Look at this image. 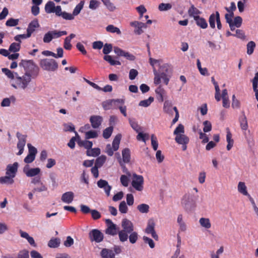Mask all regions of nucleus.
Returning <instances> with one entry per match:
<instances>
[{
	"mask_svg": "<svg viewBox=\"0 0 258 258\" xmlns=\"http://www.w3.org/2000/svg\"><path fill=\"white\" fill-rule=\"evenodd\" d=\"M149 62L153 68L154 84L156 86L160 84L162 79L164 83L167 85L172 74L171 66L168 63L161 64V59L150 58Z\"/></svg>",
	"mask_w": 258,
	"mask_h": 258,
	"instance_id": "1",
	"label": "nucleus"
},
{
	"mask_svg": "<svg viewBox=\"0 0 258 258\" xmlns=\"http://www.w3.org/2000/svg\"><path fill=\"white\" fill-rule=\"evenodd\" d=\"M2 71L10 79L11 86L15 89L25 90L33 79L27 74L20 76L18 73L11 71L7 68H3Z\"/></svg>",
	"mask_w": 258,
	"mask_h": 258,
	"instance_id": "2",
	"label": "nucleus"
},
{
	"mask_svg": "<svg viewBox=\"0 0 258 258\" xmlns=\"http://www.w3.org/2000/svg\"><path fill=\"white\" fill-rule=\"evenodd\" d=\"M175 136V141L178 144L182 145V149L185 151L187 149V144L189 143V139L184 134V127L182 124H179L173 132Z\"/></svg>",
	"mask_w": 258,
	"mask_h": 258,
	"instance_id": "3",
	"label": "nucleus"
},
{
	"mask_svg": "<svg viewBox=\"0 0 258 258\" xmlns=\"http://www.w3.org/2000/svg\"><path fill=\"white\" fill-rule=\"evenodd\" d=\"M122 230L118 232L119 239L120 241L123 242L128 239V233L134 230L133 223L127 219H123L121 222Z\"/></svg>",
	"mask_w": 258,
	"mask_h": 258,
	"instance_id": "4",
	"label": "nucleus"
},
{
	"mask_svg": "<svg viewBox=\"0 0 258 258\" xmlns=\"http://www.w3.org/2000/svg\"><path fill=\"white\" fill-rule=\"evenodd\" d=\"M19 66L23 68L25 73L30 75L33 78H36L38 74V69L34 62L32 60H22L19 63Z\"/></svg>",
	"mask_w": 258,
	"mask_h": 258,
	"instance_id": "5",
	"label": "nucleus"
},
{
	"mask_svg": "<svg viewBox=\"0 0 258 258\" xmlns=\"http://www.w3.org/2000/svg\"><path fill=\"white\" fill-rule=\"evenodd\" d=\"M181 204L186 211H190L196 207V200L194 196L186 194L182 199Z\"/></svg>",
	"mask_w": 258,
	"mask_h": 258,
	"instance_id": "6",
	"label": "nucleus"
},
{
	"mask_svg": "<svg viewBox=\"0 0 258 258\" xmlns=\"http://www.w3.org/2000/svg\"><path fill=\"white\" fill-rule=\"evenodd\" d=\"M41 68L46 71L54 72L58 69V64L53 59L45 58L40 61Z\"/></svg>",
	"mask_w": 258,
	"mask_h": 258,
	"instance_id": "7",
	"label": "nucleus"
},
{
	"mask_svg": "<svg viewBox=\"0 0 258 258\" xmlns=\"http://www.w3.org/2000/svg\"><path fill=\"white\" fill-rule=\"evenodd\" d=\"M67 34V32L66 31H57L56 30L49 31L44 35L43 41L44 43H48L53 39L58 38Z\"/></svg>",
	"mask_w": 258,
	"mask_h": 258,
	"instance_id": "8",
	"label": "nucleus"
},
{
	"mask_svg": "<svg viewBox=\"0 0 258 258\" xmlns=\"http://www.w3.org/2000/svg\"><path fill=\"white\" fill-rule=\"evenodd\" d=\"M121 138L120 134L117 135L114 138L112 145L107 144L105 148V153L109 156L113 155L114 152L117 151L119 147V144Z\"/></svg>",
	"mask_w": 258,
	"mask_h": 258,
	"instance_id": "9",
	"label": "nucleus"
},
{
	"mask_svg": "<svg viewBox=\"0 0 258 258\" xmlns=\"http://www.w3.org/2000/svg\"><path fill=\"white\" fill-rule=\"evenodd\" d=\"M144 178L143 176L136 174H133L132 181V186L137 191H141L143 189Z\"/></svg>",
	"mask_w": 258,
	"mask_h": 258,
	"instance_id": "10",
	"label": "nucleus"
},
{
	"mask_svg": "<svg viewBox=\"0 0 258 258\" xmlns=\"http://www.w3.org/2000/svg\"><path fill=\"white\" fill-rule=\"evenodd\" d=\"M27 147L28 148V154L24 158V161L26 164H29L34 161L37 153V150L35 147L32 146L30 144H28Z\"/></svg>",
	"mask_w": 258,
	"mask_h": 258,
	"instance_id": "11",
	"label": "nucleus"
},
{
	"mask_svg": "<svg viewBox=\"0 0 258 258\" xmlns=\"http://www.w3.org/2000/svg\"><path fill=\"white\" fill-rule=\"evenodd\" d=\"M209 24L211 28H215V22L217 23V28L219 30L221 29L222 24L220 22V14L218 12H216L215 14H212L209 17Z\"/></svg>",
	"mask_w": 258,
	"mask_h": 258,
	"instance_id": "12",
	"label": "nucleus"
},
{
	"mask_svg": "<svg viewBox=\"0 0 258 258\" xmlns=\"http://www.w3.org/2000/svg\"><path fill=\"white\" fill-rule=\"evenodd\" d=\"M89 236L91 241H95L97 243L101 242L104 238L103 234L97 229L91 230L89 232Z\"/></svg>",
	"mask_w": 258,
	"mask_h": 258,
	"instance_id": "13",
	"label": "nucleus"
},
{
	"mask_svg": "<svg viewBox=\"0 0 258 258\" xmlns=\"http://www.w3.org/2000/svg\"><path fill=\"white\" fill-rule=\"evenodd\" d=\"M17 137L19 139V141L17 145V147L19 150V152L17 153V155L20 156L22 155L24 152V147L26 142V136L17 133Z\"/></svg>",
	"mask_w": 258,
	"mask_h": 258,
	"instance_id": "14",
	"label": "nucleus"
},
{
	"mask_svg": "<svg viewBox=\"0 0 258 258\" xmlns=\"http://www.w3.org/2000/svg\"><path fill=\"white\" fill-rule=\"evenodd\" d=\"M23 172L29 177H34L40 174L41 170L38 167L30 168L28 165H25L23 169Z\"/></svg>",
	"mask_w": 258,
	"mask_h": 258,
	"instance_id": "15",
	"label": "nucleus"
},
{
	"mask_svg": "<svg viewBox=\"0 0 258 258\" xmlns=\"http://www.w3.org/2000/svg\"><path fill=\"white\" fill-rule=\"evenodd\" d=\"M19 163L17 162L8 164L6 168V174L15 177L18 172Z\"/></svg>",
	"mask_w": 258,
	"mask_h": 258,
	"instance_id": "16",
	"label": "nucleus"
},
{
	"mask_svg": "<svg viewBox=\"0 0 258 258\" xmlns=\"http://www.w3.org/2000/svg\"><path fill=\"white\" fill-rule=\"evenodd\" d=\"M105 222L107 225V228L105 230L106 234L111 235H116L118 231L117 226L110 219H106Z\"/></svg>",
	"mask_w": 258,
	"mask_h": 258,
	"instance_id": "17",
	"label": "nucleus"
},
{
	"mask_svg": "<svg viewBox=\"0 0 258 258\" xmlns=\"http://www.w3.org/2000/svg\"><path fill=\"white\" fill-rule=\"evenodd\" d=\"M130 25L135 28L134 32L138 35L141 34L143 32V29L147 28L146 24L137 21L131 22Z\"/></svg>",
	"mask_w": 258,
	"mask_h": 258,
	"instance_id": "18",
	"label": "nucleus"
},
{
	"mask_svg": "<svg viewBox=\"0 0 258 258\" xmlns=\"http://www.w3.org/2000/svg\"><path fill=\"white\" fill-rule=\"evenodd\" d=\"M53 13L58 17H62L63 19L66 20H73V18L72 15H71L70 13H67L66 12H62V9L60 6H56V8L54 10Z\"/></svg>",
	"mask_w": 258,
	"mask_h": 258,
	"instance_id": "19",
	"label": "nucleus"
},
{
	"mask_svg": "<svg viewBox=\"0 0 258 258\" xmlns=\"http://www.w3.org/2000/svg\"><path fill=\"white\" fill-rule=\"evenodd\" d=\"M155 223L152 219H150L148 221L147 226L145 229V232L147 234H151L152 236L156 240L158 239V235L156 233L155 229Z\"/></svg>",
	"mask_w": 258,
	"mask_h": 258,
	"instance_id": "20",
	"label": "nucleus"
},
{
	"mask_svg": "<svg viewBox=\"0 0 258 258\" xmlns=\"http://www.w3.org/2000/svg\"><path fill=\"white\" fill-rule=\"evenodd\" d=\"M97 185L100 188H103L107 196H110L111 186L109 185L108 182L105 180L100 179L97 182Z\"/></svg>",
	"mask_w": 258,
	"mask_h": 258,
	"instance_id": "21",
	"label": "nucleus"
},
{
	"mask_svg": "<svg viewBox=\"0 0 258 258\" xmlns=\"http://www.w3.org/2000/svg\"><path fill=\"white\" fill-rule=\"evenodd\" d=\"M74 197L75 195L73 192L67 191L62 195L61 200L64 203L70 204L74 201Z\"/></svg>",
	"mask_w": 258,
	"mask_h": 258,
	"instance_id": "22",
	"label": "nucleus"
},
{
	"mask_svg": "<svg viewBox=\"0 0 258 258\" xmlns=\"http://www.w3.org/2000/svg\"><path fill=\"white\" fill-rule=\"evenodd\" d=\"M237 191L239 193L244 196L248 198L250 197V195L248 192L247 187L244 182L239 181L237 184Z\"/></svg>",
	"mask_w": 258,
	"mask_h": 258,
	"instance_id": "23",
	"label": "nucleus"
},
{
	"mask_svg": "<svg viewBox=\"0 0 258 258\" xmlns=\"http://www.w3.org/2000/svg\"><path fill=\"white\" fill-rule=\"evenodd\" d=\"M40 26L37 20L35 19L31 21L28 25L27 32L28 36H31L32 34Z\"/></svg>",
	"mask_w": 258,
	"mask_h": 258,
	"instance_id": "24",
	"label": "nucleus"
},
{
	"mask_svg": "<svg viewBox=\"0 0 258 258\" xmlns=\"http://www.w3.org/2000/svg\"><path fill=\"white\" fill-rule=\"evenodd\" d=\"M90 121L93 128H96L101 125L102 118L101 116L98 115L92 116L90 118Z\"/></svg>",
	"mask_w": 258,
	"mask_h": 258,
	"instance_id": "25",
	"label": "nucleus"
},
{
	"mask_svg": "<svg viewBox=\"0 0 258 258\" xmlns=\"http://www.w3.org/2000/svg\"><path fill=\"white\" fill-rule=\"evenodd\" d=\"M75 135H77L78 144L80 146H83L86 149H87V150L92 148V145H93L92 142L89 141L87 140L86 139V140L82 141L81 140L80 137L79 136L78 134L76 132H75Z\"/></svg>",
	"mask_w": 258,
	"mask_h": 258,
	"instance_id": "26",
	"label": "nucleus"
},
{
	"mask_svg": "<svg viewBox=\"0 0 258 258\" xmlns=\"http://www.w3.org/2000/svg\"><path fill=\"white\" fill-rule=\"evenodd\" d=\"M226 141L227 142V145L226 149L228 151H229L233 146L234 140L232 139V134L229 128H226Z\"/></svg>",
	"mask_w": 258,
	"mask_h": 258,
	"instance_id": "27",
	"label": "nucleus"
},
{
	"mask_svg": "<svg viewBox=\"0 0 258 258\" xmlns=\"http://www.w3.org/2000/svg\"><path fill=\"white\" fill-rule=\"evenodd\" d=\"M102 258H113L115 254L111 249L103 248L100 252Z\"/></svg>",
	"mask_w": 258,
	"mask_h": 258,
	"instance_id": "28",
	"label": "nucleus"
},
{
	"mask_svg": "<svg viewBox=\"0 0 258 258\" xmlns=\"http://www.w3.org/2000/svg\"><path fill=\"white\" fill-rule=\"evenodd\" d=\"M199 223L200 226L205 229H209L212 226L210 219L207 218H201L199 219Z\"/></svg>",
	"mask_w": 258,
	"mask_h": 258,
	"instance_id": "29",
	"label": "nucleus"
},
{
	"mask_svg": "<svg viewBox=\"0 0 258 258\" xmlns=\"http://www.w3.org/2000/svg\"><path fill=\"white\" fill-rule=\"evenodd\" d=\"M76 37L75 34L72 33L69 36L65 38L63 43V47L67 50H70L72 47L71 43V40Z\"/></svg>",
	"mask_w": 258,
	"mask_h": 258,
	"instance_id": "30",
	"label": "nucleus"
},
{
	"mask_svg": "<svg viewBox=\"0 0 258 258\" xmlns=\"http://www.w3.org/2000/svg\"><path fill=\"white\" fill-rule=\"evenodd\" d=\"M14 179V177L6 174L5 176H2L0 178V183L7 185H11L15 182Z\"/></svg>",
	"mask_w": 258,
	"mask_h": 258,
	"instance_id": "31",
	"label": "nucleus"
},
{
	"mask_svg": "<svg viewBox=\"0 0 258 258\" xmlns=\"http://www.w3.org/2000/svg\"><path fill=\"white\" fill-rule=\"evenodd\" d=\"M201 13V11L196 8L194 5H191L188 10V14L189 16L192 17L194 20L196 19V17H200L199 15Z\"/></svg>",
	"mask_w": 258,
	"mask_h": 258,
	"instance_id": "32",
	"label": "nucleus"
},
{
	"mask_svg": "<svg viewBox=\"0 0 258 258\" xmlns=\"http://www.w3.org/2000/svg\"><path fill=\"white\" fill-rule=\"evenodd\" d=\"M122 160L124 163H128L131 159V151L128 148H124L122 150Z\"/></svg>",
	"mask_w": 258,
	"mask_h": 258,
	"instance_id": "33",
	"label": "nucleus"
},
{
	"mask_svg": "<svg viewBox=\"0 0 258 258\" xmlns=\"http://www.w3.org/2000/svg\"><path fill=\"white\" fill-rule=\"evenodd\" d=\"M126 173V175H122L120 178L122 185L125 187H127L128 185L130 178L131 176V174L130 172L127 171Z\"/></svg>",
	"mask_w": 258,
	"mask_h": 258,
	"instance_id": "34",
	"label": "nucleus"
},
{
	"mask_svg": "<svg viewBox=\"0 0 258 258\" xmlns=\"http://www.w3.org/2000/svg\"><path fill=\"white\" fill-rule=\"evenodd\" d=\"M212 82H213L215 89V98L217 101H220L221 100L220 96V90L219 87V85L214 79V78H212Z\"/></svg>",
	"mask_w": 258,
	"mask_h": 258,
	"instance_id": "35",
	"label": "nucleus"
},
{
	"mask_svg": "<svg viewBox=\"0 0 258 258\" xmlns=\"http://www.w3.org/2000/svg\"><path fill=\"white\" fill-rule=\"evenodd\" d=\"M84 4V2L83 1H81L76 6L73 10V13L71 14V15L73 16V20L74 19L75 16L78 15L80 14L81 11L83 8Z\"/></svg>",
	"mask_w": 258,
	"mask_h": 258,
	"instance_id": "36",
	"label": "nucleus"
},
{
	"mask_svg": "<svg viewBox=\"0 0 258 258\" xmlns=\"http://www.w3.org/2000/svg\"><path fill=\"white\" fill-rule=\"evenodd\" d=\"M195 20L196 21L197 25L201 28L206 29L207 28L208 24L204 18L200 17H196Z\"/></svg>",
	"mask_w": 258,
	"mask_h": 258,
	"instance_id": "37",
	"label": "nucleus"
},
{
	"mask_svg": "<svg viewBox=\"0 0 258 258\" xmlns=\"http://www.w3.org/2000/svg\"><path fill=\"white\" fill-rule=\"evenodd\" d=\"M137 210L142 214H147L150 211V206L146 204H141L137 207Z\"/></svg>",
	"mask_w": 258,
	"mask_h": 258,
	"instance_id": "38",
	"label": "nucleus"
},
{
	"mask_svg": "<svg viewBox=\"0 0 258 258\" xmlns=\"http://www.w3.org/2000/svg\"><path fill=\"white\" fill-rule=\"evenodd\" d=\"M56 8L53 2L49 1L46 3L45 6V11L46 13L50 14L53 13Z\"/></svg>",
	"mask_w": 258,
	"mask_h": 258,
	"instance_id": "39",
	"label": "nucleus"
},
{
	"mask_svg": "<svg viewBox=\"0 0 258 258\" xmlns=\"http://www.w3.org/2000/svg\"><path fill=\"white\" fill-rule=\"evenodd\" d=\"M60 240L58 238H51L48 243V246L50 248H56L59 246Z\"/></svg>",
	"mask_w": 258,
	"mask_h": 258,
	"instance_id": "40",
	"label": "nucleus"
},
{
	"mask_svg": "<svg viewBox=\"0 0 258 258\" xmlns=\"http://www.w3.org/2000/svg\"><path fill=\"white\" fill-rule=\"evenodd\" d=\"M104 59L110 63L111 66L120 65L119 61L115 60L111 55H106L103 57Z\"/></svg>",
	"mask_w": 258,
	"mask_h": 258,
	"instance_id": "41",
	"label": "nucleus"
},
{
	"mask_svg": "<svg viewBox=\"0 0 258 258\" xmlns=\"http://www.w3.org/2000/svg\"><path fill=\"white\" fill-rule=\"evenodd\" d=\"M15 98L14 96L4 98L2 100L1 105L2 107H9L10 106L11 102H15Z\"/></svg>",
	"mask_w": 258,
	"mask_h": 258,
	"instance_id": "42",
	"label": "nucleus"
},
{
	"mask_svg": "<svg viewBox=\"0 0 258 258\" xmlns=\"http://www.w3.org/2000/svg\"><path fill=\"white\" fill-rule=\"evenodd\" d=\"M100 154L99 148H90L87 151V155L88 156L96 157Z\"/></svg>",
	"mask_w": 258,
	"mask_h": 258,
	"instance_id": "43",
	"label": "nucleus"
},
{
	"mask_svg": "<svg viewBox=\"0 0 258 258\" xmlns=\"http://www.w3.org/2000/svg\"><path fill=\"white\" fill-rule=\"evenodd\" d=\"M128 234H130V235L128 236V238L129 239L130 242L132 244L135 243L137 241L139 237L138 233L136 231H133Z\"/></svg>",
	"mask_w": 258,
	"mask_h": 258,
	"instance_id": "44",
	"label": "nucleus"
},
{
	"mask_svg": "<svg viewBox=\"0 0 258 258\" xmlns=\"http://www.w3.org/2000/svg\"><path fill=\"white\" fill-rule=\"evenodd\" d=\"M255 43L253 41H250L246 45V52L248 55H251L253 53L255 47Z\"/></svg>",
	"mask_w": 258,
	"mask_h": 258,
	"instance_id": "45",
	"label": "nucleus"
},
{
	"mask_svg": "<svg viewBox=\"0 0 258 258\" xmlns=\"http://www.w3.org/2000/svg\"><path fill=\"white\" fill-rule=\"evenodd\" d=\"M106 30L107 32L110 33H116L118 35L121 34V31L120 30V29L113 25H108L106 27Z\"/></svg>",
	"mask_w": 258,
	"mask_h": 258,
	"instance_id": "46",
	"label": "nucleus"
},
{
	"mask_svg": "<svg viewBox=\"0 0 258 258\" xmlns=\"http://www.w3.org/2000/svg\"><path fill=\"white\" fill-rule=\"evenodd\" d=\"M98 136V132L95 131H89L85 133V138L86 140L96 138Z\"/></svg>",
	"mask_w": 258,
	"mask_h": 258,
	"instance_id": "47",
	"label": "nucleus"
},
{
	"mask_svg": "<svg viewBox=\"0 0 258 258\" xmlns=\"http://www.w3.org/2000/svg\"><path fill=\"white\" fill-rule=\"evenodd\" d=\"M114 102H116V101H113V99L106 100L102 103V106L105 110L110 109L113 107Z\"/></svg>",
	"mask_w": 258,
	"mask_h": 258,
	"instance_id": "48",
	"label": "nucleus"
},
{
	"mask_svg": "<svg viewBox=\"0 0 258 258\" xmlns=\"http://www.w3.org/2000/svg\"><path fill=\"white\" fill-rule=\"evenodd\" d=\"M154 101V98L150 97L148 99L141 101L139 105L140 106L147 107L149 106Z\"/></svg>",
	"mask_w": 258,
	"mask_h": 258,
	"instance_id": "49",
	"label": "nucleus"
},
{
	"mask_svg": "<svg viewBox=\"0 0 258 258\" xmlns=\"http://www.w3.org/2000/svg\"><path fill=\"white\" fill-rule=\"evenodd\" d=\"M171 8L172 5L169 3H161L158 6V9L161 12L168 11Z\"/></svg>",
	"mask_w": 258,
	"mask_h": 258,
	"instance_id": "50",
	"label": "nucleus"
},
{
	"mask_svg": "<svg viewBox=\"0 0 258 258\" xmlns=\"http://www.w3.org/2000/svg\"><path fill=\"white\" fill-rule=\"evenodd\" d=\"M158 85L159 86L155 90V92L159 95L161 101H163L164 100L163 95L165 94V91L160 84Z\"/></svg>",
	"mask_w": 258,
	"mask_h": 258,
	"instance_id": "51",
	"label": "nucleus"
},
{
	"mask_svg": "<svg viewBox=\"0 0 258 258\" xmlns=\"http://www.w3.org/2000/svg\"><path fill=\"white\" fill-rule=\"evenodd\" d=\"M47 190V186L43 183L42 182H41L37 186L35 187L33 190V192H42V191H45Z\"/></svg>",
	"mask_w": 258,
	"mask_h": 258,
	"instance_id": "52",
	"label": "nucleus"
},
{
	"mask_svg": "<svg viewBox=\"0 0 258 258\" xmlns=\"http://www.w3.org/2000/svg\"><path fill=\"white\" fill-rule=\"evenodd\" d=\"M113 130V126H109L105 128L103 132V137L105 139H108L111 135Z\"/></svg>",
	"mask_w": 258,
	"mask_h": 258,
	"instance_id": "53",
	"label": "nucleus"
},
{
	"mask_svg": "<svg viewBox=\"0 0 258 258\" xmlns=\"http://www.w3.org/2000/svg\"><path fill=\"white\" fill-rule=\"evenodd\" d=\"M106 160V157L104 155H101L96 159L95 165L100 167L105 163Z\"/></svg>",
	"mask_w": 258,
	"mask_h": 258,
	"instance_id": "54",
	"label": "nucleus"
},
{
	"mask_svg": "<svg viewBox=\"0 0 258 258\" xmlns=\"http://www.w3.org/2000/svg\"><path fill=\"white\" fill-rule=\"evenodd\" d=\"M163 110L164 112L171 114L172 113V104L168 101H166L164 103Z\"/></svg>",
	"mask_w": 258,
	"mask_h": 258,
	"instance_id": "55",
	"label": "nucleus"
},
{
	"mask_svg": "<svg viewBox=\"0 0 258 258\" xmlns=\"http://www.w3.org/2000/svg\"><path fill=\"white\" fill-rule=\"evenodd\" d=\"M240 124L241 128L243 131H246L248 128V123L246 117L245 115L243 116L240 119Z\"/></svg>",
	"mask_w": 258,
	"mask_h": 258,
	"instance_id": "56",
	"label": "nucleus"
},
{
	"mask_svg": "<svg viewBox=\"0 0 258 258\" xmlns=\"http://www.w3.org/2000/svg\"><path fill=\"white\" fill-rule=\"evenodd\" d=\"M138 135L137 136V139L138 141H142L144 143H146V140L149 138V135L148 134L143 133L142 132H138Z\"/></svg>",
	"mask_w": 258,
	"mask_h": 258,
	"instance_id": "57",
	"label": "nucleus"
},
{
	"mask_svg": "<svg viewBox=\"0 0 258 258\" xmlns=\"http://www.w3.org/2000/svg\"><path fill=\"white\" fill-rule=\"evenodd\" d=\"M151 145L154 151H156L158 147V143L156 137L154 135L151 136Z\"/></svg>",
	"mask_w": 258,
	"mask_h": 258,
	"instance_id": "58",
	"label": "nucleus"
},
{
	"mask_svg": "<svg viewBox=\"0 0 258 258\" xmlns=\"http://www.w3.org/2000/svg\"><path fill=\"white\" fill-rule=\"evenodd\" d=\"M118 208L119 211L121 213L125 214L127 212L128 208L124 201L120 202Z\"/></svg>",
	"mask_w": 258,
	"mask_h": 258,
	"instance_id": "59",
	"label": "nucleus"
},
{
	"mask_svg": "<svg viewBox=\"0 0 258 258\" xmlns=\"http://www.w3.org/2000/svg\"><path fill=\"white\" fill-rule=\"evenodd\" d=\"M242 19L240 16L236 17L232 21V24L235 25L236 27L239 28L242 24Z\"/></svg>",
	"mask_w": 258,
	"mask_h": 258,
	"instance_id": "60",
	"label": "nucleus"
},
{
	"mask_svg": "<svg viewBox=\"0 0 258 258\" xmlns=\"http://www.w3.org/2000/svg\"><path fill=\"white\" fill-rule=\"evenodd\" d=\"M20 48V43H13L11 44L9 47V51L11 52H16L18 51Z\"/></svg>",
	"mask_w": 258,
	"mask_h": 258,
	"instance_id": "61",
	"label": "nucleus"
},
{
	"mask_svg": "<svg viewBox=\"0 0 258 258\" xmlns=\"http://www.w3.org/2000/svg\"><path fill=\"white\" fill-rule=\"evenodd\" d=\"M203 125L204 126V127L203 128V131L205 133L209 132L211 131L212 124L210 121H209L208 120H206V121H204Z\"/></svg>",
	"mask_w": 258,
	"mask_h": 258,
	"instance_id": "62",
	"label": "nucleus"
},
{
	"mask_svg": "<svg viewBox=\"0 0 258 258\" xmlns=\"http://www.w3.org/2000/svg\"><path fill=\"white\" fill-rule=\"evenodd\" d=\"M18 258H29V254L28 250L23 249L19 252L18 253Z\"/></svg>",
	"mask_w": 258,
	"mask_h": 258,
	"instance_id": "63",
	"label": "nucleus"
},
{
	"mask_svg": "<svg viewBox=\"0 0 258 258\" xmlns=\"http://www.w3.org/2000/svg\"><path fill=\"white\" fill-rule=\"evenodd\" d=\"M99 4L100 2L99 1L91 0L90 2L89 8L92 10H95L99 7Z\"/></svg>",
	"mask_w": 258,
	"mask_h": 258,
	"instance_id": "64",
	"label": "nucleus"
}]
</instances>
